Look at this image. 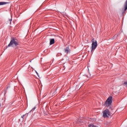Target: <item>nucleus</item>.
Returning a JSON list of instances; mask_svg holds the SVG:
<instances>
[{"label": "nucleus", "mask_w": 127, "mask_h": 127, "mask_svg": "<svg viewBox=\"0 0 127 127\" xmlns=\"http://www.w3.org/2000/svg\"><path fill=\"white\" fill-rule=\"evenodd\" d=\"M17 45H18V41L15 38H12L9 44L7 45L6 48L5 49V50L6 49L7 47H10V46H12V47L17 46Z\"/></svg>", "instance_id": "nucleus-1"}, {"label": "nucleus", "mask_w": 127, "mask_h": 127, "mask_svg": "<svg viewBox=\"0 0 127 127\" xmlns=\"http://www.w3.org/2000/svg\"><path fill=\"white\" fill-rule=\"evenodd\" d=\"M91 42L92 45L91 52V53H93V52H94V50L97 48V47L98 46V43H97V40H95L94 38L92 39Z\"/></svg>", "instance_id": "nucleus-2"}, {"label": "nucleus", "mask_w": 127, "mask_h": 127, "mask_svg": "<svg viewBox=\"0 0 127 127\" xmlns=\"http://www.w3.org/2000/svg\"><path fill=\"white\" fill-rule=\"evenodd\" d=\"M112 103H113V97L109 96L105 103V106L106 107H110Z\"/></svg>", "instance_id": "nucleus-3"}, {"label": "nucleus", "mask_w": 127, "mask_h": 127, "mask_svg": "<svg viewBox=\"0 0 127 127\" xmlns=\"http://www.w3.org/2000/svg\"><path fill=\"white\" fill-rule=\"evenodd\" d=\"M103 118H108L110 116V111H109V109H106L103 111Z\"/></svg>", "instance_id": "nucleus-4"}, {"label": "nucleus", "mask_w": 127, "mask_h": 127, "mask_svg": "<svg viewBox=\"0 0 127 127\" xmlns=\"http://www.w3.org/2000/svg\"><path fill=\"white\" fill-rule=\"evenodd\" d=\"M124 7H125V9H124L123 13V14L125 13V12H126V11H127V0L125 2V5H124Z\"/></svg>", "instance_id": "nucleus-5"}, {"label": "nucleus", "mask_w": 127, "mask_h": 127, "mask_svg": "<svg viewBox=\"0 0 127 127\" xmlns=\"http://www.w3.org/2000/svg\"><path fill=\"white\" fill-rule=\"evenodd\" d=\"M54 43H55V39H50V45H52V44H54Z\"/></svg>", "instance_id": "nucleus-6"}, {"label": "nucleus", "mask_w": 127, "mask_h": 127, "mask_svg": "<svg viewBox=\"0 0 127 127\" xmlns=\"http://www.w3.org/2000/svg\"><path fill=\"white\" fill-rule=\"evenodd\" d=\"M70 52V49H69L68 47H67L66 48L64 49V52L65 53H69Z\"/></svg>", "instance_id": "nucleus-7"}, {"label": "nucleus", "mask_w": 127, "mask_h": 127, "mask_svg": "<svg viewBox=\"0 0 127 127\" xmlns=\"http://www.w3.org/2000/svg\"><path fill=\"white\" fill-rule=\"evenodd\" d=\"M8 2H3V1H1L0 2V5H3L4 4H7Z\"/></svg>", "instance_id": "nucleus-8"}, {"label": "nucleus", "mask_w": 127, "mask_h": 127, "mask_svg": "<svg viewBox=\"0 0 127 127\" xmlns=\"http://www.w3.org/2000/svg\"><path fill=\"white\" fill-rule=\"evenodd\" d=\"M89 127H97L93 124H91L90 125H89Z\"/></svg>", "instance_id": "nucleus-9"}, {"label": "nucleus", "mask_w": 127, "mask_h": 127, "mask_svg": "<svg viewBox=\"0 0 127 127\" xmlns=\"http://www.w3.org/2000/svg\"><path fill=\"white\" fill-rule=\"evenodd\" d=\"M35 109H36V107H35L32 110H31V111H30V113H31V112H32V111H34V110H35Z\"/></svg>", "instance_id": "nucleus-10"}, {"label": "nucleus", "mask_w": 127, "mask_h": 127, "mask_svg": "<svg viewBox=\"0 0 127 127\" xmlns=\"http://www.w3.org/2000/svg\"><path fill=\"white\" fill-rule=\"evenodd\" d=\"M24 117H25V115H23L21 116V118H22V120H23Z\"/></svg>", "instance_id": "nucleus-11"}, {"label": "nucleus", "mask_w": 127, "mask_h": 127, "mask_svg": "<svg viewBox=\"0 0 127 127\" xmlns=\"http://www.w3.org/2000/svg\"><path fill=\"white\" fill-rule=\"evenodd\" d=\"M125 85H126V87H127V81L124 82Z\"/></svg>", "instance_id": "nucleus-12"}, {"label": "nucleus", "mask_w": 127, "mask_h": 127, "mask_svg": "<svg viewBox=\"0 0 127 127\" xmlns=\"http://www.w3.org/2000/svg\"><path fill=\"white\" fill-rule=\"evenodd\" d=\"M36 73L37 76H38V77H39V74H38V72H37V71H36Z\"/></svg>", "instance_id": "nucleus-13"}, {"label": "nucleus", "mask_w": 127, "mask_h": 127, "mask_svg": "<svg viewBox=\"0 0 127 127\" xmlns=\"http://www.w3.org/2000/svg\"><path fill=\"white\" fill-rule=\"evenodd\" d=\"M9 21H10V24H11V20H12L11 19H9Z\"/></svg>", "instance_id": "nucleus-14"}, {"label": "nucleus", "mask_w": 127, "mask_h": 127, "mask_svg": "<svg viewBox=\"0 0 127 127\" xmlns=\"http://www.w3.org/2000/svg\"><path fill=\"white\" fill-rule=\"evenodd\" d=\"M115 37H117V36H115L113 38H112V39H115Z\"/></svg>", "instance_id": "nucleus-15"}]
</instances>
